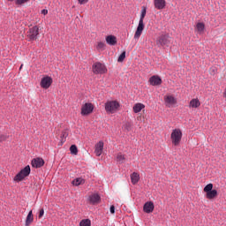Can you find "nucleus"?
Instances as JSON below:
<instances>
[{
  "mask_svg": "<svg viewBox=\"0 0 226 226\" xmlns=\"http://www.w3.org/2000/svg\"><path fill=\"white\" fill-rule=\"evenodd\" d=\"M104 109L109 116L117 114L121 109V102L117 100H108L104 103Z\"/></svg>",
  "mask_w": 226,
  "mask_h": 226,
  "instance_id": "1",
  "label": "nucleus"
},
{
  "mask_svg": "<svg viewBox=\"0 0 226 226\" xmlns=\"http://www.w3.org/2000/svg\"><path fill=\"white\" fill-rule=\"evenodd\" d=\"M147 13V8H146V6H143L141 8L139 21L134 34V40H139V38L142 36V33H144V28L146 27V25H144V19H146Z\"/></svg>",
  "mask_w": 226,
  "mask_h": 226,
  "instance_id": "2",
  "label": "nucleus"
},
{
  "mask_svg": "<svg viewBox=\"0 0 226 226\" xmlns=\"http://www.w3.org/2000/svg\"><path fill=\"white\" fill-rule=\"evenodd\" d=\"M203 193H205V199L207 200H215L218 199V190L215 189V185L212 183L207 184L203 188Z\"/></svg>",
  "mask_w": 226,
  "mask_h": 226,
  "instance_id": "3",
  "label": "nucleus"
},
{
  "mask_svg": "<svg viewBox=\"0 0 226 226\" xmlns=\"http://www.w3.org/2000/svg\"><path fill=\"white\" fill-rule=\"evenodd\" d=\"M170 140L174 147L181 146V141L183 140V130L181 128H175L171 131Z\"/></svg>",
  "mask_w": 226,
  "mask_h": 226,
  "instance_id": "4",
  "label": "nucleus"
},
{
  "mask_svg": "<svg viewBox=\"0 0 226 226\" xmlns=\"http://www.w3.org/2000/svg\"><path fill=\"white\" fill-rule=\"evenodd\" d=\"M31 174V166L26 165L25 168L21 169L13 177L14 183H22L26 177H29Z\"/></svg>",
  "mask_w": 226,
  "mask_h": 226,
  "instance_id": "5",
  "label": "nucleus"
},
{
  "mask_svg": "<svg viewBox=\"0 0 226 226\" xmlns=\"http://www.w3.org/2000/svg\"><path fill=\"white\" fill-rule=\"evenodd\" d=\"M93 112H94V103L87 102L81 105L80 115L83 117H87V116H91Z\"/></svg>",
  "mask_w": 226,
  "mask_h": 226,
  "instance_id": "6",
  "label": "nucleus"
},
{
  "mask_svg": "<svg viewBox=\"0 0 226 226\" xmlns=\"http://www.w3.org/2000/svg\"><path fill=\"white\" fill-rule=\"evenodd\" d=\"M40 34V26L38 25H34L29 27L28 31L26 32V38L28 41H34L38 39Z\"/></svg>",
  "mask_w": 226,
  "mask_h": 226,
  "instance_id": "7",
  "label": "nucleus"
},
{
  "mask_svg": "<svg viewBox=\"0 0 226 226\" xmlns=\"http://www.w3.org/2000/svg\"><path fill=\"white\" fill-rule=\"evenodd\" d=\"M163 102L167 109H174L177 105V98L171 94H165L163 96Z\"/></svg>",
  "mask_w": 226,
  "mask_h": 226,
  "instance_id": "8",
  "label": "nucleus"
},
{
  "mask_svg": "<svg viewBox=\"0 0 226 226\" xmlns=\"http://www.w3.org/2000/svg\"><path fill=\"white\" fill-rule=\"evenodd\" d=\"M92 72L94 73V75H103L107 73V66H105V64L95 62L92 65Z\"/></svg>",
  "mask_w": 226,
  "mask_h": 226,
  "instance_id": "9",
  "label": "nucleus"
},
{
  "mask_svg": "<svg viewBox=\"0 0 226 226\" xmlns=\"http://www.w3.org/2000/svg\"><path fill=\"white\" fill-rule=\"evenodd\" d=\"M52 84H54V79L49 75H44L41 79L40 86L41 89H49Z\"/></svg>",
  "mask_w": 226,
  "mask_h": 226,
  "instance_id": "10",
  "label": "nucleus"
},
{
  "mask_svg": "<svg viewBox=\"0 0 226 226\" xmlns=\"http://www.w3.org/2000/svg\"><path fill=\"white\" fill-rule=\"evenodd\" d=\"M157 45H161V47H167L170 43V40L169 39V34H162L156 39Z\"/></svg>",
  "mask_w": 226,
  "mask_h": 226,
  "instance_id": "11",
  "label": "nucleus"
},
{
  "mask_svg": "<svg viewBox=\"0 0 226 226\" xmlns=\"http://www.w3.org/2000/svg\"><path fill=\"white\" fill-rule=\"evenodd\" d=\"M194 32L196 34H204L206 33V22L198 20L194 25Z\"/></svg>",
  "mask_w": 226,
  "mask_h": 226,
  "instance_id": "12",
  "label": "nucleus"
},
{
  "mask_svg": "<svg viewBox=\"0 0 226 226\" xmlns=\"http://www.w3.org/2000/svg\"><path fill=\"white\" fill-rule=\"evenodd\" d=\"M200 105H202L200 99H199V97H194L190 100L188 108L190 110H198V109H200Z\"/></svg>",
  "mask_w": 226,
  "mask_h": 226,
  "instance_id": "13",
  "label": "nucleus"
},
{
  "mask_svg": "<svg viewBox=\"0 0 226 226\" xmlns=\"http://www.w3.org/2000/svg\"><path fill=\"white\" fill-rule=\"evenodd\" d=\"M87 200L88 204H91L92 206H96L97 204H100V202H102V197L98 193H91L87 197Z\"/></svg>",
  "mask_w": 226,
  "mask_h": 226,
  "instance_id": "14",
  "label": "nucleus"
},
{
  "mask_svg": "<svg viewBox=\"0 0 226 226\" xmlns=\"http://www.w3.org/2000/svg\"><path fill=\"white\" fill-rule=\"evenodd\" d=\"M162 77L159 75H153L148 79V84L150 86H154V87L162 86Z\"/></svg>",
  "mask_w": 226,
  "mask_h": 226,
  "instance_id": "15",
  "label": "nucleus"
},
{
  "mask_svg": "<svg viewBox=\"0 0 226 226\" xmlns=\"http://www.w3.org/2000/svg\"><path fill=\"white\" fill-rule=\"evenodd\" d=\"M43 165H45V160H43V158L41 157H36L32 159L31 161V166L34 169H41V167H43Z\"/></svg>",
  "mask_w": 226,
  "mask_h": 226,
  "instance_id": "16",
  "label": "nucleus"
},
{
  "mask_svg": "<svg viewBox=\"0 0 226 226\" xmlns=\"http://www.w3.org/2000/svg\"><path fill=\"white\" fill-rule=\"evenodd\" d=\"M103 147H105V143L103 142V140H99L94 145V154L96 156H102V154H103Z\"/></svg>",
  "mask_w": 226,
  "mask_h": 226,
  "instance_id": "17",
  "label": "nucleus"
},
{
  "mask_svg": "<svg viewBox=\"0 0 226 226\" xmlns=\"http://www.w3.org/2000/svg\"><path fill=\"white\" fill-rule=\"evenodd\" d=\"M146 110V104L142 102H136L132 106L133 114H140V112H144Z\"/></svg>",
  "mask_w": 226,
  "mask_h": 226,
  "instance_id": "18",
  "label": "nucleus"
},
{
  "mask_svg": "<svg viewBox=\"0 0 226 226\" xmlns=\"http://www.w3.org/2000/svg\"><path fill=\"white\" fill-rule=\"evenodd\" d=\"M144 213L149 215L154 211V203L153 201H147L143 206Z\"/></svg>",
  "mask_w": 226,
  "mask_h": 226,
  "instance_id": "19",
  "label": "nucleus"
},
{
  "mask_svg": "<svg viewBox=\"0 0 226 226\" xmlns=\"http://www.w3.org/2000/svg\"><path fill=\"white\" fill-rule=\"evenodd\" d=\"M154 6L155 10H165L167 1L165 0H154Z\"/></svg>",
  "mask_w": 226,
  "mask_h": 226,
  "instance_id": "20",
  "label": "nucleus"
},
{
  "mask_svg": "<svg viewBox=\"0 0 226 226\" xmlns=\"http://www.w3.org/2000/svg\"><path fill=\"white\" fill-rule=\"evenodd\" d=\"M105 41L108 45L114 46L117 44V37H116V35H107Z\"/></svg>",
  "mask_w": 226,
  "mask_h": 226,
  "instance_id": "21",
  "label": "nucleus"
},
{
  "mask_svg": "<svg viewBox=\"0 0 226 226\" xmlns=\"http://www.w3.org/2000/svg\"><path fill=\"white\" fill-rule=\"evenodd\" d=\"M33 222H34V215H33V210H30L28 215H26L25 226H31Z\"/></svg>",
  "mask_w": 226,
  "mask_h": 226,
  "instance_id": "22",
  "label": "nucleus"
},
{
  "mask_svg": "<svg viewBox=\"0 0 226 226\" xmlns=\"http://www.w3.org/2000/svg\"><path fill=\"white\" fill-rule=\"evenodd\" d=\"M140 181V174L139 172H133L131 174V183L132 185H137Z\"/></svg>",
  "mask_w": 226,
  "mask_h": 226,
  "instance_id": "23",
  "label": "nucleus"
},
{
  "mask_svg": "<svg viewBox=\"0 0 226 226\" xmlns=\"http://www.w3.org/2000/svg\"><path fill=\"white\" fill-rule=\"evenodd\" d=\"M84 183H86V180L82 177H77L72 181L73 186H80V185H84Z\"/></svg>",
  "mask_w": 226,
  "mask_h": 226,
  "instance_id": "24",
  "label": "nucleus"
},
{
  "mask_svg": "<svg viewBox=\"0 0 226 226\" xmlns=\"http://www.w3.org/2000/svg\"><path fill=\"white\" fill-rule=\"evenodd\" d=\"M116 160L118 163H124L126 162V155L123 153H118L116 155Z\"/></svg>",
  "mask_w": 226,
  "mask_h": 226,
  "instance_id": "25",
  "label": "nucleus"
},
{
  "mask_svg": "<svg viewBox=\"0 0 226 226\" xmlns=\"http://www.w3.org/2000/svg\"><path fill=\"white\" fill-rule=\"evenodd\" d=\"M68 135H70L68 129L62 131V133L60 135L62 144H64V142H66V139L68 138Z\"/></svg>",
  "mask_w": 226,
  "mask_h": 226,
  "instance_id": "26",
  "label": "nucleus"
},
{
  "mask_svg": "<svg viewBox=\"0 0 226 226\" xmlns=\"http://www.w3.org/2000/svg\"><path fill=\"white\" fill-rule=\"evenodd\" d=\"M107 45L103 41H97L95 49L98 50V52H103Z\"/></svg>",
  "mask_w": 226,
  "mask_h": 226,
  "instance_id": "27",
  "label": "nucleus"
},
{
  "mask_svg": "<svg viewBox=\"0 0 226 226\" xmlns=\"http://www.w3.org/2000/svg\"><path fill=\"white\" fill-rule=\"evenodd\" d=\"M71 154H74L77 156L79 154V148L77 147V145H72L70 147Z\"/></svg>",
  "mask_w": 226,
  "mask_h": 226,
  "instance_id": "28",
  "label": "nucleus"
},
{
  "mask_svg": "<svg viewBox=\"0 0 226 226\" xmlns=\"http://www.w3.org/2000/svg\"><path fill=\"white\" fill-rule=\"evenodd\" d=\"M31 0H15L16 6H24V4H27Z\"/></svg>",
  "mask_w": 226,
  "mask_h": 226,
  "instance_id": "29",
  "label": "nucleus"
},
{
  "mask_svg": "<svg viewBox=\"0 0 226 226\" xmlns=\"http://www.w3.org/2000/svg\"><path fill=\"white\" fill-rule=\"evenodd\" d=\"M79 226H91V219H83L79 222Z\"/></svg>",
  "mask_w": 226,
  "mask_h": 226,
  "instance_id": "30",
  "label": "nucleus"
},
{
  "mask_svg": "<svg viewBox=\"0 0 226 226\" xmlns=\"http://www.w3.org/2000/svg\"><path fill=\"white\" fill-rule=\"evenodd\" d=\"M126 58V51H124L119 56H118V63H123L124 59Z\"/></svg>",
  "mask_w": 226,
  "mask_h": 226,
  "instance_id": "31",
  "label": "nucleus"
},
{
  "mask_svg": "<svg viewBox=\"0 0 226 226\" xmlns=\"http://www.w3.org/2000/svg\"><path fill=\"white\" fill-rule=\"evenodd\" d=\"M7 139H8V136L4 134L0 135V142H4Z\"/></svg>",
  "mask_w": 226,
  "mask_h": 226,
  "instance_id": "32",
  "label": "nucleus"
},
{
  "mask_svg": "<svg viewBox=\"0 0 226 226\" xmlns=\"http://www.w3.org/2000/svg\"><path fill=\"white\" fill-rule=\"evenodd\" d=\"M43 215H45V210H44L43 208H41V209L39 210V215H38V217H39V218H43Z\"/></svg>",
  "mask_w": 226,
  "mask_h": 226,
  "instance_id": "33",
  "label": "nucleus"
},
{
  "mask_svg": "<svg viewBox=\"0 0 226 226\" xmlns=\"http://www.w3.org/2000/svg\"><path fill=\"white\" fill-rule=\"evenodd\" d=\"M79 4H87L89 3V0H78Z\"/></svg>",
  "mask_w": 226,
  "mask_h": 226,
  "instance_id": "34",
  "label": "nucleus"
},
{
  "mask_svg": "<svg viewBox=\"0 0 226 226\" xmlns=\"http://www.w3.org/2000/svg\"><path fill=\"white\" fill-rule=\"evenodd\" d=\"M109 211H110L111 215H114V213H116V207H114V205H112L109 208Z\"/></svg>",
  "mask_w": 226,
  "mask_h": 226,
  "instance_id": "35",
  "label": "nucleus"
},
{
  "mask_svg": "<svg viewBox=\"0 0 226 226\" xmlns=\"http://www.w3.org/2000/svg\"><path fill=\"white\" fill-rule=\"evenodd\" d=\"M41 15H48L49 14V10H47V9H43V10H41Z\"/></svg>",
  "mask_w": 226,
  "mask_h": 226,
  "instance_id": "36",
  "label": "nucleus"
},
{
  "mask_svg": "<svg viewBox=\"0 0 226 226\" xmlns=\"http://www.w3.org/2000/svg\"><path fill=\"white\" fill-rule=\"evenodd\" d=\"M222 97L224 98V100H226V88L222 92Z\"/></svg>",
  "mask_w": 226,
  "mask_h": 226,
  "instance_id": "37",
  "label": "nucleus"
},
{
  "mask_svg": "<svg viewBox=\"0 0 226 226\" xmlns=\"http://www.w3.org/2000/svg\"><path fill=\"white\" fill-rule=\"evenodd\" d=\"M22 68H24V64H21L20 67H19V72L20 70H22Z\"/></svg>",
  "mask_w": 226,
  "mask_h": 226,
  "instance_id": "38",
  "label": "nucleus"
},
{
  "mask_svg": "<svg viewBox=\"0 0 226 226\" xmlns=\"http://www.w3.org/2000/svg\"><path fill=\"white\" fill-rule=\"evenodd\" d=\"M8 3H13V1L15 2V0H7Z\"/></svg>",
  "mask_w": 226,
  "mask_h": 226,
  "instance_id": "39",
  "label": "nucleus"
},
{
  "mask_svg": "<svg viewBox=\"0 0 226 226\" xmlns=\"http://www.w3.org/2000/svg\"><path fill=\"white\" fill-rule=\"evenodd\" d=\"M128 125L130 126V124H126V126H128Z\"/></svg>",
  "mask_w": 226,
  "mask_h": 226,
  "instance_id": "40",
  "label": "nucleus"
},
{
  "mask_svg": "<svg viewBox=\"0 0 226 226\" xmlns=\"http://www.w3.org/2000/svg\"><path fill=\"white\" fill-rule=\"evenodd\" d=\"M128 125L130 126V124H126V126H128Z\"/></svg>",
  "mask_w": 226,
  "mask_h": 226,
  "instance_id": "41",
  "label": "nucleus"
},
{
  "mask_svg": "<svg viewBox=\"0 0 226 226\" xmlns=\"http://www.w3.org/2000/svg\"><path fill=\"white\" fill-rule=\"evenodd\" d=\"M139 118H140V117H137V119H139Z\"/></svg>",
  "mask_w": 226,
  "mask_h": 226,
  "instance_id": "42",
  "label": "nucleus"
}]
</instances>
